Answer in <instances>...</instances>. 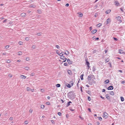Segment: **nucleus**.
I'll use <instances>...</instances> for the list:
<instances>
[{"mask_svg":"<svg viewBox=\"0 0 125 125\" xmlns=\"http://www.w3.org/2000/svg\"><path fill=\"white\" fill-rule=\"evenodd\" d=\"M94 75L90 74L88 76L87 79L88 81H90L91 79L92 78H94Z\"/></svg>","mask_w":125,"mask_h":125,"instance_id":"obj_1","label":"nucleus"},{"mask_svg":"<svg viewBox=\"0 0 125 125\" xmlns=\"http://www.w3.org/2000/svg\"><path fill=\"white\" fill-rule=\"evenodd\" d=\"M103 116L105 118H106L108 117V114L106 112H104L103 114Z\"/></svg>","mask_w":125,"mask_h":125,"instance_id":"obj_2","label":"nucleus"},{"mask_svg":"<svg viewBox=\"0 0 125 125\" xmlns=\"http://www.w3.org/2000/svg\"><path fill=\"white\" fill-rule=\"evenodd\" d=\"M115 5L116 6H119L120 5V4L118 1H115L114 2Z\"/></svg>","mask_w":125,"mask_h":125,"instance_id":"obj_3","label":"nucleus"},{"mask_svg":"<svg viewBox=\"0 0 125 125\" xmlns=\"http://www.w3.org/2000/svg\"><path fill=\"white\" fill-rule=\"evenodd\" d=\"M60 59H62L63 60H64L63 62H64L66 61L67 59L64 56H62L61 57Z\"/></svg>","mask_w":125,"mask_h":125,"instance_id":"obj_4","label":"nucleus"},{"mask_svg":"<svg viewBox=\"0 0 125 125\" xmlns=\"http://www.w3.org/2000/svg\"><path fill=\"white\" fill-rule=\"evenodd\" d=\"M111 21V20L110 18H109L108 19L106 20V24L107 25L108 24V23H110V22Z\"/></svg>","mask_w":125,"mask_h":125,"instance_id":"obj_5","label":"nucleus"},{"mask_svg":"<svg viewBox=\"0 0 125 125\" xmlns=\"http://www.w3.org/2000/svg\"><path fill=\"white\" fill-rule=\"evenodd\" d=\"M86 64L87 65V66L88 67V69L90 67L89 66L90 63L88 61H86Z\"/></svg>","mask_w":125,"mask_h":125,"instance_id":"obj_6","label":"nucleus"},{"mask_svg":"<svg viewBox=\"0 0 125 125\" xmlns=\"http://www.w3.org/2000/svg\"><path fill=\"white\" fill-rule=\"evenodd\" d=\"M107 89L108 90H113V87L112 86H110Z\"/></svg>","mask_w":125,"mask_h":125,"instance_id":"obj_7","label":"nucleus"},{"mask_svg":"<svg viewBox=\"0 0 125 125\" xmlns=\"http://www.w3.org/2000/svg\"><path fill=\"white\" fill-rule=\"evenodd\" d=\"M26 14L24 13H22L21 14V17H24L25 16Z\"/></svg>","mask_w":125,"mask_h":125,"instance_id":"obj_8","label":"nucleus"},{"mask_svg":"<svg viewBox=\"0 0 125 125\" xmlns=\"http://www.w3.org/2000/svg\"><path fill=\"white\" fill-rule=\"evenodd\" d=\"M119 52L120 54H122L124 52L123 50L122 49H120L119 50Z\"/></svg>","mask_w":125,"mask_h":125,"instance_id":"obj_9","label":"nucleus"},{"mask_svg":"<svg viewBox=\"0 0 125 125\" xmlns=\"http://www.w3.org/2000/svg\"><path fill=\"white\" fill-rule=\"evenodd\" d=\"M20 77L21 78L23 79H25L26 77L24 75H21L20 76Z\"/></svg>","mask_w":125,"mask_h":125,"instance_id":"obj_10","label":"nucleus"},{"mask_svg":"<svg viewBox=\"0 0 125 125\" xmlns=\"http://www.w3.org/2000/svg\"><path fill=\"white\" fill-rule=\"evenodd\" d=\"M97 30L96 29L92 31V32L93 34L95 33L97 31Z\"/></svg>","mask_w":125,"mask_h":125,"instance_id":"obj_11","label":"nucleus"},{"mask_svg":"<svg viewBox=\"0 0 125 125\" xmlns=\"http://www.w3.org/2000/svg\"><path fill=\"white\" fill-rule=\"evenodd\" d=\"M111 11V10H109L106 11L105 12L107 14H109V13H110Z\"/></svg>","mask_w":125,"mask_h":125,"instance_id":"obj_12","label":"nucleus"},{"mask_svg":"<svg viewBox=\"0 0 125 125\" xmlns=\"http://www.w3.org/2000/svg\"><path fill=\"white\" fill-rule=\"evenodd\" d=\"M67 62L69 63V64H71V61L69 59H68L67 60Z\"/></svg>","mask_w":125,"mask_h":125,"instance_id":"obj_13","label":"nucleus"},{"mask_svg":"<svg viewBox=\"0 0 125 125\" xmlns=\"http://www.w3.org/2000/svg\"><path fill=\"white\" fill-rule=\"evenodd\" d=\"M78 14H79V17H82L83 14L81 13V12H79L78 13Z\"/></svg>","mask_w":125,"mask_h":125,"instance_id":"obj_14","label":"nucleus"},{"mask_svg":"<svg viewBox=\"0 0 125 125\" xmlns=\"http://www.w3.org/2000/svg\"><path fill=\"white\" fill-rule=\"evenodd\" d=\"M72 103V102L71 101H69V102H68L67 103V107H68V106H69L70 105V103Z\"/></svg>","mask_w":125,"mask_h":125,"instance_id":"obj_15","label":"nucleus"},{"mask_svg":"<svg viewBox=\"0 0 125 125\" xmlns=\"http://www.w3.org/2000/svg\"><path fill=\"white\" fill-rule=\"evenodd\" d=\"M121 19V17L119 16L117 17H116V19H117L118 20H120V19Z\"/></svg>","mask_w":125,"mask_h":125,"instance_id":"obj_16","label":"nucleus"},{"mask_svg":"<svg viewBox=\"0 0 125 125\" xmlns=\"http://www.w3.org/2000/svg\"><path fill=\"white\" fill-rule=\"evenodd\" d=\"M110 61V59L108 58L105 60V62H107Z\"/></svg>","mask_w":125,"mask_h":125,"instance_id":"obj_17","label":"nucleus"},{"mask_svg":"<svg viewBox=\"0 0 125 125\" xmlns=\"http://www.w3.org/2000/svg\"><path fill=\"white\" fill-rule=\"evenodd\" d=\"M69 52L67 51H66L64 53V54L66 55H68L69 54Z\"/></svg>","mask_w":125,"mask_h":125,"instance_id":"obj_18","label":"nucleus"},{"mask_svg":"<svg viewBox=\"0 0 125 125\" xmlns=\"http://www.w3.org/2000/svg\"><path fill=\"white\" fill-rule=\"evenodd\" d=\"M24 69L26 70H28L30 69V68L28 66H27L24 67Z\"/></svg>","mask_w":125,"mask_h":125,"instance_id":"obj_19","label":"nucleus"},{"mask_svg":"<svg viewBox=\"0 0 125 125\" xmlns=\"http://www.w3.org/2000/svg\"><path fill=\"white\" fill-rule=\"evenodd\" d=\"M110 94L111 95H114V93L113 91L111 92L110 93Z\"/></svg>","mask_w":125,"mask_h":125,"instance_id":"obj_20","label":"nucleus"},{"mask_svg":"<svg viewBox=\"0 0 125 125\" xmlns=\"http://www.w3.org/2000/svg\"><path fill=\"white\" fill-rule=\"evenodd\" d=\"M121 101H124V99L123 97H121Z\"/></svg>","mask_w":125,"mask_h":125,"instance_id":"obj_21","label":"nucleus"},{"mask_svg":"<svg viewBox=\"0 0 125 125\" xmlns=\"http://www.w3.org/2000/svg\"><path fill=\"white\" fill-rule=\"evenodd\" d=\"M84 75L83 74H82V75H81L80 76V78H81V80H83V76Z\"/></svg>","mask_w":125,"mask_h":125,"instance_id":"obj_22","label":"nucleus"},{"mask_svg":"<svg viewBox=\"0 0 125 125\" xmlns=\"http://www.w3.org/2000/svg\"><path fill=\"white\" fill-rule=\"evenodd\" d=\"M105 83H107L109 82V81L108 79H107L105 81Z\"/></svg>","mask_w":125,"mask_h":125,"instance_id":"obj_23","label":"nucleus"},{"mask_svg":"<svg viewBox=\"0 0 125 125\" xmlns=\"http://www.w3.org/2000/svg\"><path fill=\"white\" fill-rule=\"evenodd\" d=\"M18 44L20 45H22L23 44V42L21 41H19L18 42Z\"/></svg>","mask_w":125,"mask_h":125,"instance_id":"obj_24","label":"nucleus"},{"mask_svg":"<svg viewBox=\"0 0 125 125\" xmlns=\"http://www.w3.org/2000/svg\"><path fill=\"white\" fill-rule=\"evenodd\" d=\"M25 40L26 41H28L29 40V38L27 37L25 38Z\"/></svg>","mask_w":125,"mask_h":125,"instance_id":"obj_25","label":"nucleus"},{"mask_svg":"<svg viewBox=\"0 0 125 125\" xmlns=\"http://www.w3.org/2000/svg\"><path fill=\"white\" fill-rule=\"evenodd\" d=\"M18 54L19 55H21L22 54V52H18Z\"/></svg>","mask_w":125,"mask_h":125,"instance_id":"obj_26","label":"nucleus"},{"mask_svg":"<svg viewBox=\"0 0 125 125\" xmlns=\"http://www.w3.org/2000/svg\"><path fill=\"white\" fill-rule=\"evenodd\" d=\"M56 86L57 87H59L61 85L59 84H56Z\"/></svg>","mask_w":125,"mask_h":125,"instance_id":"obj_27","label":"nucleus"},{"mask_svg":"<svg viewBox=\"0 0 125 125\" xmlns=\"http://www.w3.org/2000/svg\"><path fill=\"white\" fill-rule=\"evenodd\" d=\"M30 7H32L33 8H35V5H31L30 6Z\"/></svg>","mask_w":125,"mask_h":125,"instance_id":"obj_28","label":"nucleus"},{"mask_svg":"<svg viewBox=\"0 0 125 125\" xmlns=\"http://www.w3.org/2000/svg\"><path fill=\"white\" fill-rule=\"evenodd\" d=\"M44 105L42 104L41 105V108H42L43 109L44 108Z\"/></svg>","mask_w":125,"mask_h":125,"instance_id":"obj_29","label":"nucleus"},{"mask_svg":"<svg viewBox=\"0 0 125 125\" xmlns=\"http://www.w3.org/2000/svg\"><path fill=\"white\" fill-rule=\"evenodd\" d=\"M36 47V46L35 45H33L32 46V48L33 49L35 48Z\"/></svg>","mask_w":125,"mask_h":125,"instance_id":"obj_30","label":"nucleus"},{"mask_svg":"<svg viewBox=\"0 0 125 125\" xmlns=\"http://www.w3.org/2000/svg\"><path fill=\"white\" fill-rule=\"evenodd\" d=\"M63 54L62 53H60L59 54V55L61 56V57L62 56H63Z\"/></svg>","mask_w":125,"mask_h":125,"instance_id":"obj_31","label":"nucleus"},{"mask_svg":"<svg viewBox=\"0 0 125 125\" xmlns=\"http://www.w3.org/2000/svg\"><path fill=\"white\" fill-rule=\"evenodd\" d=\"M42 34V33H38L37 34V35L38 36L41 35Z\"/></svg>","mask_w":125,"mask_h":125,"instance_id":"obj_32","label":"nucleus"},{"mask_svg":"<svg viewBox=\"0 0 125 125\" xmlns=\"http://www.w3.org/2000/svg\"><path fill=\"white\" fill-rule=\"evenodd\" d=\"M31 76H33L35 75V73H31Z\"/></svg>","mask_w":125,"mask_h":125,"instance_id":"obj_33","label":"nucleus"},{"mask_svg":"<svg viewBox=\"0 0 125 125\" xmlns=\"http://www.w3.org/2000/svg\"><path fill=\"white\" fill-rule=\"evenodd\" d=\"M31 89L30 88L28 87L27 88V90L28 91H29L30 90H31Z\"/></svg>","mask_w":125,"mask_h":125,"instance_id":"obj_34","label":"nucleus"},{"mask_svg":"<svg viewBox=\"0 0 125 125\" xmlns=\"http://www.w3.org/2000/svg\"><path fill=\"white\" fill-rule=\"evenodd\" d=\"M97 25H98V27H100L102 25V24H101V23H99V24H98Z\"/></svg>","mask_w":125,"mask_h":125,"instance_id":"obj_35","label":"nucleus"},{"mask_svg":"<svg viewBox=\"0 0 125 125\" xmlns=\"http://www.w3.org/2000/svg\"><path fill=\"white\" fill-rule=\"evenodd\" d=\"M58 114L60 116H61V115L62 114L60 112H58Z\"/></svg>","mask_w":125,"mask_h":125,"instance_id":"obj_36","label":"nucleus"},{"mask_svg":"<svg viewBox=\"0 0 125 125\" xmlns=\"http://www.w3.org/2000/svg\"><path fill=\"white\" fill-rule=\"evenodd\" d=\"M7 62L9 63L10 62H11L9 60H8L7 61Z\"/></svg>","mask_w":125,"mask_h":125,"instance_id":"obj_37","label":"nucleus"},{"mask_svg":"<svg viewBox=\"0 0 125 125\" xmlns=\"http://www.w3.org/2000/svg\"><path fill=\"white\" fill-rule=\"evenodd\" d=\"M98 6L97 5H95L94 6V9H95L97 8V7Z\"/></svg>","mask_w":125,"mask_h":125,"instance_id":"obj_38","label":"nucleus"},{"mask_svg":"<svg viewBox=\"0 0 125 125\" xmlns=\"http://www.w3.org/2000/svg\"><path fill=\"white\" fill-rule=\"evenodd\" d=\"M56 46L57 49H59L60 48V46L58 45H56Z\"/></svg>","mask_w":125,"mask_h":125,"instance_id":"obj_39","label":"nucleus"},{"mask_svg":"<svg viewBox=\"0 0 125 125\" xmlns=\"http://www.w3.org/2000/svg\"><path fill=\"white\" fill-rule=\"evenodd\" d=\"M24 123H25V125H27L28 124V121H26L25 122H24Z\"/></svg>","mask_w":125,"mask_h":125,"instance_id":"obj_40","label":"nucleus"},{"mask_svg":"<svg viewBox=\"0 0 125 125\" xmlns=\"http://www.w3.org/2000/svg\"><path fill=\"white\" fill-rule=\"evenodd\" d=\"M9 46L7 45V46H6L5 47V48L6 49H7L9 48Z\"/></svg>","mask_w":125,"mask_h":125,"instance_id":"obj_41","label":"nucleus"},{"mask_svg":"<svg viewBox=\"0 0 125 125\" xmlns=\"http://www.w3.org/2000/svg\"><path fill=\"white\" fill-rule=\"evenodd\" d=\"M88 99L90 101L91 100V97L89 96L88 97Z\"/></svg>","mask_w":125,"mask_h":125,"instance_id":"obj_42","label":"nucleus"},{"mask_svg":"<svg viewBox=\"0 0 125 125\" xmlns=\"http://www.w3.org/2000/svg\"><path fill=\"white\" fill-rule=\"evenodd\" d=\"M67 86L69 88H70L71 87L70 85L69 84H68V85H67Z\"/></svg>","mask_w":125,"mask_h":125,"instance_id":"obj_43","label":"nucleus"},{"mask_svg":"<svg viewBox=\"0 0 125 125\" xmlns=\"http://www.w3.org/2000/svg\"><path fill=\"white\" fill-rule=\"evenodd\" d=\"M67 72L69 74H70V73H71V72L70 70H69Z\"/></svg>","mask_w":125,"mask_h":125,"instance_id":"obj_44","label":"nucleus"},{"mask_svg":"<svg viewBox=\"0 0 125 125\" xmlns=\"http://www.w3.org/2000/svg\"><path fill=\"white\" fill-rule=\"evenodd\" d=\"M9 119L10 120H12L13 119V117H10V119Z\"/></svg>","mask_w":125,"mask_h":125,"instance_id":"obj_45","label":"nucleus"},{"mask_svg":"<svg viewBox=\"0 0 125 125\" xmlns=\"http://www.w3.org/2000/svg\"><path fill=\"white\" fill-rule=\"evenodd\" d=\"M113 38L115 40L117 41L118 40V39L117 38L115 37H113Z\"/></svg>","mask_w":125,"mask_h":125,"instance_id":"obj_46","label":"nucleus"},{"mask_svg":"<svg viewBox=\"0 0 125 125\" xmlns=\"http://www.w3.org/2000/svg\"><path fill=\"white\" fill-rule=\"evenodd\" d=\"M99 119L100 120H102V118L101 117H99Z\"/></svg>","mask_w":125,"mask_h":125,"instance_id":"obj_47","label":"nucleus"},{"mask_svg":"<svg viewBox=\"0 0 125 125\" xmlns=\"http://www.w3.org/2000/svg\"><path fill=\"white\" fill-rule=\"evenodd\" d=\"M32 111H33V110L32 109H30L29 111V112L30 113H32Z\"/></svg>","mask_w":125,"mask_h":125,"instance_id":"obj_48","label":"nucleus"},{"mask_svg":"<svg viewBox=\"0 0 125 125\" xmlns=\"http://www.w3.org/2000/svg\"><path fill=\"white\" fill-rule=\"evenodd\" d=\"M9 76L10 77H12V75L10 74H9Z\"/></svg>","mask_w":125,"mask_h":125,"instance_id":"obj_49","label":"nucleus"},{"mask_svg":"<svg viewBox=\"0 0 125 125\" xmlns=\"http://www.w3.org/2000/svg\"><path fill=\"white\" fill-rule=\"evenodd\" d=\"M46 104L48 105H50V103L49 102H47L46 103Z\"/></svg>","mask_w":125,"mask_h":125,"instance_id":"obj_50","label":"nucleus"},{"mask_svg":"<svg viewBox=\"0 0 125 125\" xmlns=\"http://www.w3.org/2000/svg\"><path fill=\"white\" fill-rule=\"evenodd\" d=\"M121 83L123 84H124L125 83V81H122L121 82Z\"/></svg>","mask_w":125,"mask_h":125,"instance_id":"obj_51","label":"nucleus"},{"mask_svg":"<svg viewBox=\"0 0 125 125\" xmlns=\"http://www.w3.org/2000/svg\"><path fill=\"white\" fill-rule=\"evenodd\" d=\"M51 122L52 123L54 124V122L53 120H51Z\"/></svg>","mask_w":125,"mask_h":125,"instance_id":"obj_52","label":"nucleus"},{"mask_svg":"<svg viewBox=\"0 0 125 125\" xmlns=\"http://www.w3.org/2000/svg\"><path fill=\"white\" fill-rule=\"evenodd\" d=\"M64 64L65 66H67V63L66 62L64 63Z\"/></svg>","mask_w":125,"mask_h":125,"instance_id":"obj_53","label":"nucleus"},{"mask_svg":"<svg viewBox=\"0 0 125 125\" xmlns=\"http://www.w3.org/2000/svg\"><path fill=\"white\" fill-rule=\"evenodd\" d=\"M41 92H43L44 91V89H42L41 90Z\"/></svg>","mask_w":125,"mask_h":125,"instance_id":"obj_54","label":"nucleus"},{"mask_svg":"<svg viewBox=\"0 0 125 125\" xmlns=\"http://www.w3.org/2000/svg\"><path fill=\"white\" fill-rule=\"evenodd\" d=\"M69 4L68 3H67L66 4L65 6L67 7H68L69 6Z\"/></svg>","mask_w":125,"mask_h":125,"instance_id":"obj_55","label":"nucleus"},{"mask_svg":"<svg viewBox=\"0 0 125 125\" xmlns=\"http://www.w3.org/2000/svg\"><path fill=\"white\" fill-rule=\"evenodd\" d=\"M93 71H94V72L95 71V69L94 68H93Z\"/></svg>","mask_w":125,"mask_h":125,"instance_id":"obj_56","label":"nucleus"},{"mask_svg":"<svg viewBox=\"0 0 125 125\" xmlns=\"http://www.w3.org/2000/svg\"><path fill=\"white\" fill-rule=\"evenodd\" d=\"M7 20V19H6L4 21H3V23L5 22H6V21Z\"/></svg>","mask_w":125,"mask_h":125,"instance_id":"obj_57","label":"nucleus"},{"mask_svg":"<svg viewBox=\"0 0 125 125\" xmlns=\"http://www.w3.org/2000/svg\"><path fill=\"white\" fill-rule=\"evenodd\" d=\"M97 13H95V14L94 16L95 17H97Z\"/></svg>","mask_w":125,"mask_h":125,"instance_id":"obj_58","label":"nucleus"},{"mask_svg":"<svg viewBox=\"0 0 125 125\" xmlns=\"http://www.w3.org/2000/svg\"><path fill=\"white\" fill-rule=\"evenodd\" d=\"M100 123L98 122H96V124L97 125H98Z\"/></svg>","mask_w":125,"mask_h":125,"instance_id":"obj_59","label":"nucleus"},{"mask_svg":"<svg viewBox=\"0 0 125 125\" xmlns=\"http://www.w3.org/2000/svg\"><path fill=\"white\" fill-rule=\"evenodd\" d=\"M89 30L90 31H91L92 30V27H89Z\"/></svg>","mask_w":125,"mask_h":125,"instance_id":"obj_60","label":"nucleus"},{"mask_svg":"<svg viewBox=\"0 0 125 125\" xmlns=\"http://www.w3.org/2000/svg\"><path fill=\"white\" fill-rule=\"evenodd\" d=\"M82 86H81L80 87L81 90V91L82 92Z\"/></svg>","mask_w":125,"mask_h":125,"instance_id":"obj_61","label":"nucleus"},{"mask_svg":"<svg viewBox=\"0 0 125 125\" xmlns=\"http://www.w3.org/2000/svg\"><path fill=\"white\" fill-rule=\"evenodd\" d=\"M13 23V22L12 21H10L9 22L10 24H12Z\"/></svg>","mask_w":125,"mask_h":125,"instance_id":"obj_62","label":"nucleus"},{"mask_svg":"<svg viewBox=\"0 0 125 125\" xmlns=\"http://www.w3.org/2000/svg\"><path fill=\"white\" fill-rule=\"evenodd\" d=\"M102 90L103 92H104L105 91V90L104 89H103Z\"/></svg>","mask_w":125,"mask_h":125,"instance_id":"obj_63","label":"nucleus"},{"mask_svg":"<svg viewBox=\"0 0 125 125\" xmlns=\"http://www.w3.org/2000/svg\"><path fill=\"white\" fill-rule=\"evenodd\" d=\"M106 98L108 99H110L109 97V96H107Z\"/></svg>","mask_w":125,"mask_h":125,"instance_id":"obj_64","label":"nucleus"}]
</instances>
